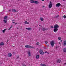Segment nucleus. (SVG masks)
Segmentation results:
<instances>
[{
  "label": "nucleus",
  "mask_w": 66,
  "mask_h": 66,
  "mask_svg": "<svg viewBox=\"0 0 66 66\" xmlns=\"http://www.w3.org/2000/svg\"><path fill=\"white\" fill-rule=\"evenodd\" d=\"M54 31L55 32H56L58 30V29H57V28H59V25H58L57 24H55L54 25Z\"/></svg>",
  "instance_id": "obj_1"
},
{
  "label": "nucleus",
  "mask_w": 66,
  "mask_h": 66,
  "mask_svg": "<svg viewBox=\"0 0 66 66\" xmlns=\"http://www.w3.org/2000/svg\"><path fill=\"white\" fill-rule=\"evenodd\" d=\"M30 2L32 3H35L36 4H38L39 3V2L38 1L35 0H31L30 1Z\"/></svg>",
  "instance_id": "obj_2"
},
{
  "label": "nucleus",
  "mask_w": 66,
  "mask_h": 66,
  "mask_svg": "<svg viewBox=\"0 0 66 66\" xmlns=\"http://www.w3.org/2000/svg\"><path fill=\"white\" fill-rule=\"evenodd\" d=\"M7 16H4V19L3 21L5 23H6L7 21Z\"/></svg>",
  "instance_id": "obj_3"
},
{
  "label": "nucleus",
  "mask_w": 66,
  "mask_h": 66,
  "mask_svg": "<svg viewBox=\"0 0 66 66\" xmlns=\"http://www.w3.org/2000/svg\"><path fill=\"white\" fill-rule=\"evenodd\" d=\"M25 47L26 48H30L31 49L34 48V47L32 46L31 45H26Z\"/></svg>",
  "instance_id": "obj_4"
},
{
  "label": "nucleus",
  "mask_w": 66,
  "mask_h": 66,
  "mask_svg": "<svg viewBox=\"0 0 66 66\" xmlns=\"http://www.w3.org/2000/svg\"><path fill=\"white\" fill-rule=\"evenodd\" d=\"M54 42L53 41H52L50 43V44L51 45V46L52 48H53V46H54Z\"/></svg>",
  "instance_id": "obj_5"
},
{
  "label": "nucleus",
  "mask_w": 66,
  "mask_h": 66,
  "mask_svg": "<svg viewBox=\"0 0 66 66\" xmlns=\"http://www.w3.org/2000/svg\"><path fill=\"white\" fill-rule=\"evenodd\" d=\"M39 53L40 54L43 55L44 54V52L42 50H40L39 51Z\"/></svg>",
  "instance_id": "obj_6"
},
{
  "label": "nucleus",
  "mask_w": 66,
  "mask_h": 66,
  "mask_svg": "<svg viewBox=\"0 0 66 66\" xmlns=\"http://www.w3.org/2000/svg\"><path fill=\"white\" fill-rule=\"evenodd\" d=\"M42 30H43V31H45V30H48V28H45L43 27H42Z\"/></svg>",
  "instance_id": "obj_7"
},
{
  "label": "nucleus",
  "mask_w": 66,
  "mask_h": 66,
  "mask_svg": "<svg viewBox=\"0 0 66 66\" xmlns=\"http://www.w3.org/2000/svg\"><path fill=\"white\" fill-rule=\"evenodd\" d=\"M52 3L51 2H50V5H49V8H51L52 6Z\"/></svg>",
  "instance_id": "obj_8"
},
{
  "label": "nucleus",
  "mask_w": 66,
  "mask_h": 66,
  "mask_svg": "<svg viewBox=\"0 0 66 66\" xmlns=\"http://www.w3.org/2000/svg\"><path fill=\"white\" fill-rule=\"evenodd\" d=\"M61 4L59 3L57 4L56 5V7H59V6H61Z\"/></svg>",
  "instance_id": "obj_9"
},
{
  "label": "nucleus",
  "mask_w": 66,
  "mask_h": 66,
  "mask_svg": "<svg viewBox=\"0 0 66 66\" xmlns=\"http://www.w3.org/2000/svg\"><path fill=\"white\" fill-rule=\"evenodd\" d=\"M8 56V57H11L12 56V54L11 53H9Z\"/></svg>",
  "instance_id": "obj_10"
},
{
  "label": "nucleus",
  "mask_w": 66,
  "mask_h": 66,
  "mask_svg": "<svg viewBox=\"0 0 66 66\" xmlns=\"http://www.w3.org/2000/svg\"><path fill=\"white\" fill-rule=\"evenodd\" d=\"M61 60L59 59L57 60L56 62L57 63H60L61 62Z\"/></svg>",
  "instance_id": "obj_11"
},
{
  "label": "nucleus",
  "mask_w": 66,
  "mask_h": 66,
  "mask_svg": "<svg viewBox=\"0 0 66 66\" xmlns=\"http://www.w3.org/2000/svg\"><path fill=\"white\" fill-rule=\"evenodd\" d=\"M39 55H37L36 56V58L37 59H39Z\"/></svg>",
  "instance_id": "obj_12"
},
{
  "label": "nucleus",
  "mask_w": 66,
  "mask_h": 66,
  "mask_svg": "<svg viewBox=\"0 0 66 66\" xmlns=\"http://www.w3.org/2000/svg\"><path fill=\"white\" fill-rule=\"evenodd\" d=\"M12 12H17V11H16V10H15V9H12Z\"/></svg>",
  "instance_id": "obj_13"
},
{
  "label": "nucleus",
  "mask_w": 66,
  "mask_h": 66,
  "mask_svg": "<svg viewBox=\"0 0 66 66\" xmlns=\"http://www.w3.org/2000/svg\"><path fill=\"white\" fill-rule=\"evenodd\" d=\"M0 45L1 46H3L4 45V43L3 42H1L0 43Z\"/></svg>",
  "instance_id": "obj_14"
},
{
  "label": "nucleus",
  "mask_w": 66,
  "mask_h": 66,
  "mask_svg": "<svg viewBox=\"0 0 66 66\" xmlns=\"http://www.w3.org/2000/svg\"><path fill=\"white\" fill-rule=\"evenodd\" d=\"M64 46H66V40L64 41V44H63Z\"/></svg>",
  "instance_id": "obj_15"
},
{
  "label": "nucleus",
  "mask_w": 66,
  "mask_h": 66,
  "mask_svg": "<svg viewBox=\"0 0 66 66\" xmlns=\"http://www.w3.org/2000/svg\"><path fill=\"white\" fill-rule=\"evenodd\" d=\"M26 29L28 30H31V28H26Z\"/></svg>",
  "instance_id": "obj_16"
},
{
  "label": "nucleus",
  "mask_w": 66,
  "mask_h": 66,
  "mask_svg": "<svg viewBox=\"0 0 66 66\" xmlns=\"http://www.w3.org/2000/svg\"><path fill=\"white\" fill-rule=\"evenodd\" d=\"M28 54L29 55V56H31V53L30 52V51H29V52L28 53Z\"/></svg>",
  "instance_id": "obj_17"
},
{
  "label": "nucleus",
  "mask_w": 66,
  "mask_h": 66,
  "mask_svg": "<svg viewBox=\"0 0 66 66\" xmlns=\"http://www.w3.org/2000/svg\"><path fill=\"white\" fill-rule=\"evenodd\" d=\"M24 23L25 24H29V23H30L29 22H27V21L25 22Z\"/></svg>",
  "instance_id": "obj_18"
},
{
  "label": "nucleus",
  "mask_w": 66,
  "mask_h": 66,
  "mask_svg": "<svg viewBox=\"0 0 66 66\" xmlns=\"http://www.w3.org/2000/svg\"><path fill=\"white\" fill-rule=\"evenodd\" d=\"M59 17V15H57V16H55L54 17V18H58Z\"/></svg>",
  "instance_id": "obj_19"
},
{
  "label": "nucleus",
  "mask_w": 66,
  "mask_h": 66,
  "mask_svg": "<svg viewBox=\"0 0 66 66\" xmlns=\"http://www.w3.org/2000/svg\"><path fill=\"white\" fill-rule=\"evenodd\" d=\"M7 30V29H4L3 30H2V31L3 33H4V32H5V31L6 30Z\"/></svg>",
  "instance_id": "obj_20"
},
{
  "label": "nucleus",
  "mask_w": 66,
  "mask_h": 66,
  "mask_svg": "<svg viewBox=\"0 0 66 66\" xmlns=\"http://www.w3.org/2000/svg\"><path fill=\"white\" fill-rule=\"evenodd\" d=\"M40 20H41V21H43L44 20V19L42 18H40Z\"/></svg>",
  "instance_id": "obj_21"
},
{
  "label": "nucleus",
  "mask_w": 66,
  "mask_h": 66,
  "mask_svg": "<svg viewBox=\"0 0 66 66\" xmlns=\"http://www.w3.org/2000/svg\"><path fill=\"white\" fill-rule=\"evenodd\" d=\"M58 39L59 40H61V39H62V38L61 37H58Z\"/></svg>",
  "instance_id": "obj_22"
},
{
  "label": "nucleus",
  "mask_w": 66,
  "mask_h": 66,
  "mask_svg": "<svg viewBox=\"0 0 66 66\" xmlns=\"http://www.w3.org/2000/svg\"><path fill=\"white\" fill-rule=\"evenodd\" d=\"M63 51H64V52H66V48H64Z\"/></svg>",
  "instance_id": "obj_23"
},
{
  "label": "nucleus",
  "mask_w": 66,
  "mask_h": 66,
  "mask_svg": "<svg viewBox=\"0 0 66 66\" xmlns=\"http://www.w3.org/2000/svg\"><path fill=\"white\" fill-rule=\"evenodd\" d=\"M36 44L37 45H39V43L38 42Z\"/></svg>",
  "instance_id": "obj_24"
},
{
  "label": "nucleus",
  "mask_w": 66,
  "mask_h": 66,
  "mask_svg": "<svg viewBox=\"0 0 66 66\" xmlns=\"http://www.w3.org/2000/svg\"><path fill=\"white\" fill-rule=\"evenodd\" d=\"M63 18H64V19H65V18H66V15H64V16H63Z\"/></svg>",
  "instance_id": "obj_25"
},
{
  "label": "nucleus",
  "mask_w": 66,
  "mask_h": 66,
  "mask_svg": "<svg viewBox=\"0 0 66 66\" xmlns=\"http://www.w3.org/2000/svg\"><path fill=\"white\" fill-rule=\"evenodd\" d=\"M13 54H15H15H16V53H15V52H13Z\"/></svg>",
  "instance_id": "obj_26"
},
{
  "label": "nucleus",
  "mask_w": 66,
  "mask_h": 66,
  "mask_svg": "<svg viewBox=\"0 0 66 66\" xmlns=\"http://www.w3.org/2000/svg\"><path fill=\"white\" fill-rule=\"evenodd\" d=\"M47 43H48V42H46V41L45 42V43L46 44H47Z\"/></svg>",
  "instance_id": "obj_27"
},
{
  "label": "nucleus",
  "mask_w": 66,
  "mask_h": 66,
  "mask_svg": "<svg viewBox=\"0 0 66 66\" xmlns=\"http://www.w3.org/2000/svg\"><path fill=\"white\" fill-rule=\"evenodd\" d=\"M41 29V28H39V31H40V29Z\"/></svg>",
  "instance_id": "obj_28"
},
{
  "label": "nucleus",
  "mask_w": 66,
  "mask_h": 66,
  "mask_svg": "<svg viewBox=\"0 0 66 66\" xmlns=\"http://www.w3.org/2000/svg\"><path fill=\"white\" fill-rule=\"evenodd\" d=\"M59 44H60V45H61V43H60V42H59Z\"/></svg>",
  "instance_id": "obj_29"
},
{
  "label": "nucleus",
  "mask_w": 66,
  "mask_h": 66,
  "mask_svg": "<svg viewBox=\"0 0 66 66\" xmlns=\"http://www.w3.org/2000/svg\"><path fill=\"white\" fill-rule=\"evenodd\" d=\"M19 56H18L17 57V58H16V59H18V58H19Z\"/></svg>",
  "instance_id": "obj_30"
},
{
  "label": "nucleus",
  "mask_w": 66,
  "mask_h": 66,
  "mask_svg": "<svg viewBox=\"0 0 66 66\" xmlns=\"http://www.w3.org/2000/svg\"><path fill=\"white\" fill-rule=\"evenodd\" d=\"M51 28H53V26H51Z\"/></svg>",
  "instance_id": "obj_31"
},
{
  "label": "nucleus",
  "mask_w": 66,
  "mask_h": 66,
  "mask_svg": "<svg viewBox=\"0 0 66 66\" xmlns=\"http://www.w3.org/2000/svg\"><path fill=\"white\" fill-rule=\"evenodd\" d=\"M45 49H49V48H46V47H45Z\"/></svg>",
  "instance_id": "obj_32"
},
{
  "label": "nucleus",
  "mask_w": 66,
  "mask_h": 66,
  "mask_svg": "<svg viewBox=\"0 0 66 66\" xmlns=\"http://www.w3.org/2000/svg\"><path fill=\"white\" fill-rule=\"evenodd\" d=\"M12 26H11V27H10V28H12Z\"/></svg>",
  "instance_id": "obj_33"
},
{
  "label": "nucleus",
  "mask_w": 66,
  "mask_h": 66,
  "mask_svg": "<svg viewBox=\"0 0 66 66\" xmlns=\"http://www.w3.org/2000/svg\"><path fill=\"white\" fill-rule=\"evenodd\" d=\"M47 47H49V45H47Z\"/></svg>",
  "instance_id": "obj_34"
},
{
  "label": "nucleus",
  "mask_w": 66,
  "mask_h": 66,
  "mask_svg": "<svg viewBox=\"0 0 66 66\" xmlns=\"http://www.w3.org/2000/svg\"><path fill=\"white\" fill-rule=\"evenodd\" d=\"M11 9H10V10H9V11H10V12H11Z\"/></svg>",
  "instance_id": "obj_35"
},
{
  "label": "nucleus",
  "mask_w": 66,
  "mask_h": 66,
  "mask_svg": "<svg viewBox=\"0 0 66 66\" xmlns=\"http://www.w3.org/2000/svg\"><path fill=\"white\" fill-rule=\"evenodd\" d=\"M12 23H15V22H12Z\"/></svg>",
  "instance_id": "obj_36"
},
{
  "label": "nucleus",
  "mask_w": 66,
  "mask_h": 66,
  "mask_svg": "<svg viewBox=\"0 0 66 66\" xmlns=\"http://www.w3.org/2000/svg\"><path fill=\"white\" fill-rule=\"evenodd\" d=\"M63 1H66V0H62Z\"/></svg>",
  "instance_id": "obj_37"
},
{
  "label": "nucleus",
  "mask_w": 66,
  "mask_h": 66,
  "mask_svg": "<svg viewBox=\"0 0 66 66\" xmlns=\"http://www.w3.org/2000/svg\"><path fill=\"white\" fill-rule=\"evenodd\" d=\"M10 29H11V28H9V29H8V30H10Z\"/></svg>",
  "instance_id": "obj_38"
},
{
  "label": "nucleus",
  "mask_w": 66,
  "mask_h": 66,
  "mask_svg": "<svg viewBox=\"0 0 66 66\" xmlns=\"http://www.w3.org/2000/svg\"><path fill=\"white\" fill-rule=\"evenodd\" d=\"M12 21H15V20H12Z\"/></svg>",
  "instance_id": "obj_39"
},
{
  "label": "nucleus",
  "mask_w": 66,
  "mask_h": 66,
  "mask_svg": "<svg viewBox=\"0 0 66 66\" xmlns=\"http://www.w3.org/2000/svg\"><path fill=\"white\" fill-rule=\"evenodd\" d=\"M45 53H47V52L46 51L45 52Z\"/></svg>",
  "instance_id": "obj_40"
},
{
  "label": "nucleus",
  "mask_w": 66,
  "mask_h": 66,
  "mask_svg": "<svg viewBox=\"0 0 66 66\" xmlns=\"http://www.w3.org/2000/svg\"><path fill=\"white\" fill-rule=\"evenodd\" d=\"M15 24H17V23H15Z\"/></svg>",
  "instance_id": "obj_41"
},
{
  "label": "nucleus",
  "mask_w": 66,
  "mask_h": 66,
  "mask_svg": "<svg viewBox=\"0 0 66 66\" xmlns=\"http://www.w3.org/2000/svg\"><path fill=\"white\" fill-rule=\"evenodd\" d=\"M8 41H9V40H7V41H6V42H8Z\"/></svg>",
  "instance_id": "obj_42"
},
{
  "label": "nucleus",
  "mask_w": 66,
  "mask_h": 66,
  "mask_svg": "<svg viewBox=\"0 0 66 66\" xmlns=\"http://www.w3.org/2000/svg\"><path fill=\"white\" fill-rule=\"evenodd\" d=\"M61 42H62V40H61L60 41Z\"/></svg>",
  "instance_id": "obj_43"
},
{
  "label": "nucleus",
  "mask_w": 66,
  "mask_h": 66,
  "mask_svg": "<svg viewBox=\"0 0 66 66\" xmlns=\"http://www.w3.org/2000/svg\"><path fill=\"white\" fill-rule=\"evenodd\" d=\"M46 53H47L48 54H49V53L47 52Z\"/></svg>",
  "instance_id": "obj_44"
},
{
  "label": "nucleus",
  "mask_w": 66,
  "mask_h": 66,
  "mask_svg": "<svg viewBox=\"0 0 66 66\" xmlns=\"http://www.w3.org/2000/svg\"><path fill=\"white\" fill-rule=\"evenodd\" d=\"M17 29H19V28H18L17 27Z\"/></svg>",
  "instance_id": "obj_45"
},
{
  "label": "nucleus",
  "mask_w": 66,
  "mask_h": 66,
  "mask_svg": "<svg viewBox=\"0 0 66 66\" xmlns=\"http://www.w3.org/2000/svg\"><path fill=\"white\" fill-rule=\"evenodd\" d=\"M13 47H14V48H15V46H13Z\"/></svg>",
  "instance_id": "obj_46"
},
{
  "label": "nucleus",
  "mask_w": 66,
  "mask_h": 66,
  "mask_svg": "<svg viewBox=\"0 0 66 66\" xmlns=\"http://www.w3.org/2000/svg\"><path fill=\"white\" fill-rule=\"evenodd\" d=\"M42 1H44V0H42Z\"/></svg>",
  "instance_id": "obj_47"
},
{
  "label": "nucleus",
  "mask_w": 66,
  "mask_h": 66,
  "mask_svg": "<svg viewBox=\"0 0 66 66\" xmlns=\"http://www.w3.org/2000/svg\"><path fill=\"white\" fill-rule=\"evenodd\" d=\"M65 64H66V63H64V64H65Z\"/></svg>",
  "instance_id": "obj_48"
},
{
  "label": "nucleus",
  "mask_w": 66,
  "mask_h": 66,
  "mask_svg": "<svg viewBox=\"0 0 66 66\" xmlns=\"http://www.w3.org/2000/svg\"><path fill=\"white\" fill-rule=\"evenodd\" d=\"M43 7H45V6H43Z\"/></svg>",
  "instance_id": "obj_49"
},
{
  "label": "nucleus",
  "mask_w": 66,
  "mask_h": 66,
  "mask_svg": "<svg viewBox=\"0 0 66 66\" xmlns=\"http://www.w3.org/2000/svg\"><path fill=\"white\" fill-rule=\"evenodd\" d=\"M57 48V47H56V48Z\"/></svg>",
  "instance_id": "obj_50"
},
{
  "label": "nucleus",
  "mask_w": 66,
  "mask_h": 66,
  "mask_svg": "<svg viewBox=\"0 0 66 66\" xmlns=\"http://www.w3.org/2000/svg\"><path fill=\"white\" fill-rule=\"evenodd\" d=\"M39 26H40V25H39Z\"/></svg>",
  "instance_id": "obj_51"
}]
</instances>
